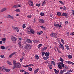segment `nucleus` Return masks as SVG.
<instances>
[{"label":"nucleus","instance_id":"nucleus-1","mask_svg":"<svg viewBox=\"0 0 74 74\" xmlns=\"http://www.w3.org/2000/svg\"><path fill=\"white\" fill-rule=\"evenodd\" d=\"M63 62H60L59 64H58V67L60 69H62L63 68L62 67H63L64 68H65L67 70H68V69H69V67H68L67 66H64V64L63 63Z\"/></svg>","mask_w":74,"mask_h":74},{"label":"nucleus","instance_id":"nucleus-2","mask_svg":"<svg viewBox=\"0 0 74 74\" xmlns=\"http://www.w3.org/2000/svg\"><path fill=\"white\" fill-rule=\"evenodd\" d=\"M13 63L14 65L13 67L12 68L13 70H14L16 67L19 68V62L16 63V61L14 60L13 62Z\"/></svg>","mask_w":74,"mask_h":74},{"label":"nucleus","instance_id":"nucleus-3","mask_svg":"<svg viewBox=\"0 0 74 74\" xmlns=\"http://www.w3.org/2000/svg\"><path fill=\"white\" fill-rule=\"evenodd\" d=\"M25 47L27 51H29V49H31V46H30V45L29 44H27L26 45Z\"/></svg>","mask_w":74,"mask_h":74},{"label":"nucleus","instance_id":"nucleus-4","mask_svg":"<svg viewBox=\"0 0 74 74\" xmlns=\"http://www.w3.org/2000/svg\"><path fill=\"white\" fill-rule=\"evenodd\" d=\"M12 28L13 29V30H16L17 32H19V29H18V28H17V27H12Z\"/></svg>","mask_w":74,"mask_h":74},{"label":"nucleus","instance_id":"nucleus-5","mask_svg":"<svg viewBox=\"0 0 74 74\" xmlns=\"http://www.w3.org/2000/svg\"><path fill=\"white\" fill-rule=\"evenodd\" d=\"M11 40L12 41H15L16 40V38L15 37L12 36L11 38Z\"/></svg>","mask_w":74,"mask_h":74},{"label":"nucleus","instance_id":"nucleus-6","mask_svg":"<svg viewBox=\"0 0 74 74\" xmlns=\"http://www.w3.org/2000/svg\"><path fill=\"white\" fill-rule=\"evenodd\" d=\"M29 4L31 6H33V2L31 1H29Z\"/></svg>","mask_w":74,"mask_h":74},{"label":"nucleus","instance_id":"nucleus-7","mask_svg":"<svg viewBox=\"0 0 74 74\" xmlns=\"http://www.w3.org/2000/svg\"><path fill=\"white\" fill-rule=\"evenodd\" d=\"M39 22L40 23H44V22H45L44 20L41 19H39Z\"/></svg>","mask_w":74,"mask_h":74},{"label":"nucleus","instance_id":"nucleus-8","mask_svg":"<svg viewBox=\"0 0 74 74\" xmlns=\"http://www.w3.org/2000/svg\"><path fill=\"white\" fill-rule=\"evenodd\" d=\"M66 63H68V64H72V65H74V63L72 62H71L70 61H65Z\"/></svg>","mask_w":74,"mask_h":74},{"label":"nucleus","instance_id":"nucleus-9","mask_svg":"<svg viewBox=\"0 0 74 74\" xmlns=\"http://www.w3.org/2000/svg\"><path fill=\"white\" fill-rule=\"evenodd\" d=\"M27 32L29 34H31V29H29V28L27 29Z\"/></svg>","mask_w":74,"mask_h":74},{"label":"nucleus","instance_id":"nucleus-10","mask_svg":"<svg viewBox=\"0 0 74 74\" xmlns=\"http://www.w3.org/2000/svg\"><path fill=\"white\" fill-rule=\"evenodd\" d=\"M15 52L13 53H12L11 55L9 56V58L10 59L11 58H12V56L14 55H15Z\"/></svg>","mask_w":74,"mask_h":74},{"label":"nucleus","instance_id":"nucleus-11","mask_svg":"<svg viewBox=\"0 0 74 74\" xmlns=\"http://www.w3.org/2000/svg\"><path fill=\"white\" fill-rule=\"evenodd\" d=\"M27 42L28 43H32V41L30 40L29 39L27 40Z\"/></svg>","mask_w":74,"mask_h":74},{"label":"nucleus","instance_id":"nucleus-12","mask_svg":"<svg viewBox=\"0 0 74 74\" xmlns=\"http://www.w3.org/2000/svg\"><path fill=\"white\" fill-rule=\"evenodd\" d=\"M39 70V69L38 68L37 69H36L35 71H34V74H36L38 71V70Z\"/></svg>","mask_w":74,"mask_h":74},{"label":"nucleus","instance_id":"nucleus-13","mask_svg":"<svg viewBox=\"0 0 74 74\" xmlns=\"http://www.w3.org/2000/svg\"><path fill=\"white\" fill-rule=\"evenodd\" d=\"M49 53L46 52L45 53V55L46 56H49Z\"/></svg>","mask_w":74,"mask_h":74},{"label":"nucleus","instance_id":"nucleus-14","mask_svg":"<svg viewBox=\"0 0 74 74\" xmlns=\"http://www.w3.org/2000/svg\"><path fill=\"white\" fill-rule=\"evenodd\" d=\"M53 37L54 38H57V34L55 33H53Z\"/></svg>","mask_w":74,"mask_h":74},{"label":"nucleus","instance_id":"nucleus-15","mask_svg":"<svg viewBox=\"0 0 74 74\" xmlns=\"http://www.w3.org/2000/svg\"><path fill=\"white\" fill-rule=\"evenodd\" d=\"M42 33H43V31L40 32H38L37 33V34L38 35H41V34H42Z\"/></svg>","mask_w":74,"mask_h":74},{"label":"nucleus","instance_id":"nucleus-16","mask_svg":"<svg viewBox=\"0 0 74 74\" xmlns=\"http://www.w3.org/2000/svg\"><path fill=\"white\" fill-rule=\"evenodd\" d=\"M4 70L6 71V72H9L10 71V69H4Z\"/></svg>","mask_w":74,"mask_h":74},{"label":"nucleus","instance_id":"nucleus-17","mask_svg":"<svg viewBox=\"0 0 74 74\" xmlns=\"http://www.w3.org/2000/svg\"><path fill=\"white\" fill-rule=\"evenodd\" d=\"M43 59H44V60H47V59H49V57H44L43 58Z\"/></svg>","mask_w":74,"mask_h":74},{"label":"nucleus","instance_id":"nucleus-18","mask_svg":"<svg viewBox=\"0 0 74 74\" xmlns=\"http://www.w3.org/2000/svg\"><path fill=\"white\" fill-rule=\"evenodd\" d=\"M35 58L36 59H37V60L39 59V57L37 55H36L35 56Z\"/></svg>","mask_w":74,"mask_h":74},{"label":"nucleus","instance_id":"nucleus-19","mask_svg":"<svg viewBox=\"0 0 74 74\" xmlns=\"http://www.w3.org/2000/svg\"><path fill=\"white\" fill-rule=\"evenodd\" d=\"M60 47H59L60 48H63V49H64V48H63V45L60 44Z\"/></svg>","mask_w":74,"mask_h":74},{"label":"nucleus","instance_id":"nucleus-20","mask_svg":"<svg viewBox=\"0 0 74 74\" xmlns=\"http://www.w3.org/2000/svg\"><path fill=\"white\" fill-rule=\"evenodd\" d=\"M54 25L55 26H56L57 27H59V26H60V25H59V24H56L54 23Z\"/></svg>","mask_w":74,"mask_h":74},{"label":"nucleus","instance_id":"nucleus-21","mask_svg":"<svg viewBox=\"0 0 74 74\" xmlns=\"http://www.w3.org/2000/svg\"><path fill=\"white\" fill-rule=\"evenodd\" d=\"M6 10V8H4L3 9H2V10H1V12H3L4 11H5Z\"/></svg>","mask_w":74,"mask_h":74},{"label":"nucleus","instance_id":"nucleus-22","mask_svg":"<svg viewBox=\"0 0 74 74\" xmlns=\"http://www.w3.org/2000/svg\"><path fill=\"white\" fill-rule=\"evenodd\" d=\"M65 47L67 49V50H69L70 49V48L69 47V46L67 45H66Z\"/></svg>","mask_w":74,"mask_h":74},{"label":"nucleus","instance_id":"nucleus-23","mask_svg":"<svg viewBox=\"0 0 74 74\" xmlns=\"http://www.w3.org/2000/svg\"><path fill=\"white\" fill-rule=\"evenodd\" d=\"M7 63L10 65H12V64H11V63L8 61V60L7 61Z\"/></svg>","mask_w":74,"mask_h":74},{"label":"nucleus","instance_id":"nucleus-24","mask_svg":"<svg viewBox=\"0 0 74 74\" xmlns=\"http://www.w3.org/2000/svg\"><path fill=\"white\" fill-rule=\"evenodd\" d=\"M67 56L68 57L69 59H72V58H73V57L71 56V55H68Z\"/></svg>","mask_w":74,"mask_h":74},{"label":"nucleus","instance_id":"nucleus-25","mask_svg":"<svg viewBox=\"0 0 74 74\" xmlns=\"http://www.w3.org/2000/svg\"><path fill=\"white\" fill-rule=\"evenodd\" d=\"M19 46L20 48H21L22 47V44H21V42H20V41L19 42Z\"/></svg>","mask_w":74,"mask_h":74},{"label":"nucleus","instance_id":"nucleus-26","mask_svg":"<svg viewBox=\"0 0 74 74\" xmlns=\"http://www.w3.org/2000/svg\"><path fill=\"white\" fill-rule=\"evenodd\" d=\"M28 69L29 71H33L32 68H31V67H28Z\"/></svg>","mask_w":74,"mask_h":74},{"label":"nucleus","instance_id":"nucleus-27","mask_svg":"<svg viewBox=\"0 0 74 74\" xmlns=\"http://www.w3.org/2000/svg\"><path fill=\"white\" fill-rule=\"evenodd\" d=\"M62 16H67V13H65L62 14Z\"/></svg>","mask_w":74,"mask_h":74},{"label":"nucleus","instance_id":"nucleus-28","mask_svg":"<svg viewBox=\"0 0 74 74\" xmlns=\"http://www.w3.org/2000/svg\"><path fill=\"white\" fill-rule=\"evenodd\" d=\"M1 49H5V47L4 46H1Z\"/></svg>","mask_w":74,"mask_h":74},{"label":"nucleus","instance_id":"nucleus-29","mask_svg":"<svg viewBox=\"0 0 74 74\" xmlns=\"http://www.w3.org/2000/svg\"><path fill=\"white\" fill-rule=\"evenodd\" d=\"M57 15H58L59 16H61V15H62V14H61V13L60 12H57Z\"/></svg>","mask_w":74,"mask_h":74},{"label":"nucleus","instance_id":"nucleus-30","mask_svg":"<svg viewBox=\"0 0 74 74\" xmlns=\"http://www.w3.org/2000/svg\"><path fill=\"white\" fill-rule=\"evenodd\" d=\"M0 57H1V58H3V59L5 58V57H4V56L3 55L0 56Z\"/></svg>","mask_w":74,"mask_h":74},{"label":"nucleus","instance_id":"nucleus-31","mask_svg":"<svg viewBox=\"0 0 74 74\" xmlns=\"http://www.w3.org/2000/svg\"><path fill=\"white\" fill-rule=\"evenodd\" d=\"M26 24H24L23 25L22 27L23 29H25V28L26 27Z\"/></svg>","mask_w":74,"mask_h":74},{"label":"nucleus","instance_id":"nucleus-32","mask_svg":"<svg viewBox=\"0 0 74 74\" xmlns=\"http://www.w3.org/2000/svg\"><path fill=\"white\" fill-rule=\"evenodd\" d=\"M16 7H19V5H18L17 6H16V5H14L12 7V8H16Z\"/></svg>","mask_w":74,"mask_h":74},{"label":"nucleus","instance_id":"nucleus-33","mask_svg":"<svg viewBox=\"0 0 74 74\" xmlns=\"http://www.w3.org/2000/svg\"><path fill=\"white\" fill-rule=\"evenodd\" d=\"M23 57H22L20 59V62H22V60H23Z\"/></svg>","mask_w":74,"mask_h":74},{"label":"nucleus","instance_id":"nucleus-34","mask_svg":"<svg viewBox=\"0 0 74 74\" xmlns=\"http://www.w3.org/2000/svg\"><path fill=\"white\" fill-rule=\"evenodd\" d=\"M51 63L52 64H53V66H55V62H54V61H51Z\"/></svg>","mask_w":74,"mask_h":74},{"label":"nucleus","instance_id":"nucleus-35","mask_svg":"<svg viewBox=\"0 0 74 74\" xmlns=\"http://www.w3.org/2000/svg\"><path fill=\"white\" fill-rule=\"evenodd\" d=\"M31 34H34V32L33 31V30H32V29H31Z\"/></svg>","mask_w":74,"mask_h":74},{"label":"nucleus","instance_id":"nucleus-36","mask_svg":"<svg viewBox=\"0 0 74 74\" xmlns=\"http://www.w3.org/2000/svg\"><path fill=\"white\" fill-rule=\"evenodd\" d=\"M54 50L55 51H56V49H57V50H58V48L57 47H55L54 48Z\"/></svg>","mask_w":74,"mask_h":74},{"label":"nucleus","instance_id":"nucleus-37","mask_svg":"<svg viewBox=\"0 0 74 74\" xmlns=\"http://www.w3.org/2000/svg\"><path fill=\"white\" fill-rule=\"evenodd\" d=\"M40 27L41 28H42L43 30H45V27H43L42 26H40Z\"/></svg>","mask_w":74,"mask_h":74},{"label":"nucleus","instance_id":"nucleus-38","mask_svg":"<svg viewBox=\"0 0 74 74\" xmlns=\"http://www.w3.org/2000/svg\"><path fill=\"white\" fill-rule=\"evenodd\" d=\"M42 46V44H40L38 46V48H39L40 47H41V46Z\"/></svg>","mask_w":74,"mask_h":74},{"label":"nucleus","instance_id":"nucleus-39","mask_svg":"<svg viewBox=\"0 0 74 74\" xmlns=\"http://www.w3.org/2000/svg\"><path fill=\"white\" fill-rule=\"evenodd\" d=\"M40 14L41 16H44V13L41 12L40 13Z\"/></svg>","mask_w":74,"mask_h":74},{"label":"nucleus","instance_id":"nucleus-40","mask_svg":"<svg viewBox=\"0 0 74 74\" xmlns=\"http://www.w3.org/2000/svg\"><path fill=\"white\" fill-rule=\"evenodd\" d=\"M47 49V47H45L43 49V51H44L45 50V49Z\"/></svg>","mask_w":74,"mask_h":74},{"label":"nucleus","instance_id":"nucleus-41","mask_svg":"<svg viewBox=\"0 0 74 74\" xmlns=\"http://www.w3.org/2000/svg\"><path fill=\"white\" fill-rule=\"evenodd\" d=\"M60 60L61 61V62H63V61L64 60H63V59H62V58L60 57Z\"/></svg>","mask_w":74,"mask_h":74},{"label":"nucleus","instance_id":"nucleus-42","mask_svg":"<svg viewBox=\"0 0 74 74\" xmlns=\"http://www.w3.org/2000/svg\"><path fill=\"white\" fill-rule=\"evenodd\" d=\"M1 69H2V70L4 69H4H5V67H4V66H3L2 67H1Z\"/></svg>","mask_w":74,"mask_h":74},{"label":"nucleus","instance_id":"nucleus-43","mask_svg":"<svg viewBox=\"0 0 74 74\" xmlns=\"http://www.w3.org/2000/svg\"><path fill=\"white\" fill-rule=\"evenodd\" d=\"M27 17H28V18H32V16L31 15H28L27 16Z\"/></svg>","mask_w":74,"mask_h":74},{"label":"nucleus","instance_id":"nucleus-44","mask_svg":"<svg viewBox=\"0 0 74 74\" xmlns=\"http://www.w3.org/2000/svg\"><path fill=\"white\" fill-rule=\"evenodd\" d=\"M45 55V52H43L42 53V56H44Z\"/></svg>","mask_w":74,"mask_h":74},{"label":"nucleus","instance_id":"nucleus-45","mask_svg":"<svg viewBox=\"0 0 74 74\" xmlns=\"http://www.w3.org/2000/svg\"><path fill=\"white\" fill-rule=\"evenodd\" d=\"M45 4V1H44L42 3V5L43 6L44 4Z\"/></svg>","mask_w":74,"mask_h":74},{"label":"nucleus","instance_id":"nucleus-46","mask_svg":"<svg viewBox=\"0 0 74 74\" xmlns=\"http://www.w3.org/2000/svg\"><path fill=\"white\" fill-rule=\"evenodd\" d=\"M2 40L3 41H5V38H3L2 39Z\"/></svg>","mask_w":74,"mask_h":74},{"label":"nucleus","instance_id":"nucleus-47","mask_svg":"<svg viewBox=\"0 0 74 74\" xmlns=\"http://www.w3.org/2000/svg\"><path fill=\"white\" fill-rule=\"evenodd\" d=\"M48 65L49 67L52 66V64H49V63H48Z\"/></svg>","mask_w":74,"mask_h":74},{"label":"nucleus","instance_id":"nucleus-48","mask_svg":"<svg viewBox=\"0 0 74 74\" xmlns=\"http://www.w3.org/2000/svg\"><path fill=\"white\" fill-rule=\"evenodd\" d=\"M61 42H62L63 43V44H64V40H62V39H61Z\"/></svg>","mask_w":74,"mask_h":74},{"label":"nucleus","instance_id":"nucleus-49","mask_svg":"<svg viewBox=\"0 0 74 74\" xmlns=\"http://www.w3.org/2000/svg\"><path fill=\"white\" fill-rule=\"evenodd\" d=\"M60 25L59 26V27H61V25H62V22H60Z\"/></svg>","mask_w":74,"mask_h":74},{"label":"nucleus","instance_id":"nucleus-50","mask_svg":"<svg viewBox=\"0 0 74 74\" xmlns=\"http://www.w3.org/2000/svg\"><path fill=\"white\" fill-rule=\"evenodd\" d=\"M11 15H9L7 16V18H10Z\"/></svg>","mask_w":74,"mask_h":74},{"label":"nucleus","instance_id":"nucleus-51","mask_svg":"<svg viewBox=\"0 0 74 74\" xmlns=\"http://www.w3.org/2000/svg\"><path fill=\"white\" fill-rule=\"evenodd\" d=\"M63 70H61V71L60 72V73L61 74H63Z\"/></svg>","mask_w":74,"mask_h":74},{"label":"nucleus","instance_id":"nucleus-52","mask_svg":"<svg viewBox=\"0 0 74 74\" xmlns=\"http://www.w3.org/2000/svg\"><path fill=\"white\" fill-rule=\"evenodd\" d=\"M40 4H36V6H38V7H40Z\"/></svg>","mask_w":74,"mask_h":74},{"label":"nucleus","instance_id":"nucleus-53","mask_svg":"<svg viewBox=\"0 0 74 74\" xmlns=\"http://www.w3.org/2000/svg\"><path fill=\"white\" fill-rule=\"evenodd\" d=\"M53 33H51L50 34V36H51V37H53Z\"/></svg>","mask_w":74,"mask_h":74},{"label":"nucleus","instance_id":"nucleus-54","mask_svg":"<svg viewBox=\"0 0 74 74\" xmlns=\"http://www.w3.org/2000/svg\"><path fill=\"white\" fill-rule=\"evenodd\" d=\"M10 18H11V19H14V17H13V16H10Z\"/></svg>","mask_w":74,"mask_h":74},{"label":"nucleus","instance_id":"nucleus-55","mask_svg":"<svg viewBox=\"0 0 74 74\" xmlns=\"http://www.w3.org/2000/svg\"><path fill=\"white\" fill-rule=\"evenodd\" d=\"M34 20L33 21L34 23H35V22H36V18H34Z\"/></svg>","mask_w":74,"mask_h":74},{"label":"nucleus","instance_id":"nucleus-56","mask_svg":"<svg viewBox=\"0 0 74 74\" xmlns=\"http://www.w3.org/2000/svg\"><path fill=\"white\" fill-rule=\"evenodd\" d=\"M54 71L55 72V73H56V74H57V70H56V69H54Z\"/></svg>","mask_w":74,"mask_h":74},{"label":"nucleus","instance_id":"nucleus-57","mask_svg":"<svg viewBox=\"0 0 74 74\" xmlns=\"http://www.w3.org/2000/svg\"><path fill=\"white\" fill-rule=\"evenodd\" d=\"M24 67H29V65H27L26 66H24Z\"/></svg>","mask_w":74,"mask_h":74},{"label":"nucleus","instance_id":"nucleus-58","mask_svg":"<svg viewBox=\"0 0 74 74\" xmlns=\"http://www.w3.org/2000/svg\"><path fill=\"white\" fill-rule=\"evenodd\" d=\"M24 67H29V65H27L26 66H24Z\"/></svg>","mask_w":74,"mask_h":74},{"label":"nucleus","instance_id":"nucleus-59","mask_svg":"<svg viewBox=\"0 0 74 74\" xmlns=\"http://www.w3.org/2000/svg\"><path fill=\"white\" fill-rule=\"evenodd\" d=\"M16 11V12H18V11H19V9H16L15 10Z\"/></svg>","mask_w":74,"mask_h":74},{"label":"nucleus","instance_id":"nucleus-60","mask_svg":"<svg viewBox=\"0 0 74 74\" xmlns=\"http://www.w3.org/2000/svg\"><path fill=\"white\" fill-rule=\"evenodd\" d=\"M69 23V22L66 21L65 22V25H67V23Z\"/></svg>","mask_w":74,"mask_h":74},{"label":"nucleus","instance_id":"nucleus-61","mask_svg":"<svg viewBox=\"0 0 74 74\" xmlns=\"http://www.w3.org/2000/svg\"><path fill=\"white\" fill-rule=\"evenodd\" d=\"M29 65L30 67V66H34V65L33 64H30Z\"/></svg>","mask_w":74,"mask_h":74},{"label":"nucleus","instance_id":"nucleus-62","mask_svg":"<svg viewBox=\"0 0 74 74\" xmlns=\"http://www.w3.org/2000/svg\"><path fill=\"white\" fill-rule=\"evenodd\" d=\"M39 41L38 40H35V42L37 43Z\"/></svg>","mask_w":74,"mask_h":74},{"label":"nucleus","instance_id":"nucleus-63","mask_svg":"<svg viewBox=\"0 0 74 74\" xmlns=\"http://www.w3.org/2000/svg\"><path fill=\"white\" fill-rule=\"evenodd\" d=\"M66 10V8L65 7V6H64V7L63 10Z\"/></svg>","mask_w":74,"mask_h":74},{"label":"nucleus","instance_id":"nucleus-64","mask_svg":"<svg viewBox=\"0 0 74 74\" xmlns=\"http://www.w3.org/2000/svg\"><path fill=\"white\" fill-rule=\"evenodd\" d=\"M72 14H73V15L74 14V10H72Z\"/></svg>","mask_w":74,"mask_h":74}]
</instances>
